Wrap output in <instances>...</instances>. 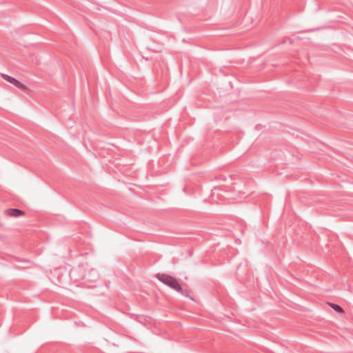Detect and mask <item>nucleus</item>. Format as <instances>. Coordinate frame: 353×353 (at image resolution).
Wrapping results in <instances>:
<instances>
[{
	"mask_svg": "<svg viewBox=\"0 0 353 353\" xmlns=\"http://www.w3.org/2000/svg\"><path fill=\"white\" fill-rule=\"evenodd\" d=\"M1 77H3V79L4 80L13 84L17 88L21 89V90L25 88V85L23 84H22L20 81H19L17 79H16L15 78L10 77L6 74H1Z\"/></svg>",
	"mask_w": 353,
	"mask_h": 353,
	"instance_id": "f03ea898",
	"label": "nucleus"
},
{
	"mask_svg": "<svg viewBox=\"0 0 353 353\" xmlns=\"http://www.w3.org/2000/svg\"><path fill=\"white\" fill-rule=\"evenodd\" d=\"M329 305L333 310H334L336 312L339 313H341L343 312V309L339 305L330 303H329Z\"/></svg>",
	"mask_w": 353,
	"mask_h": 353,
	"instance_id": "20e7f679",
	"label": "nucleus"
},
{
	"mask_svg": "<svg viewBox=\"0 0 353 353\" xmlns=\"http://www.w3.org/2000/svg\"><path fill=\"white\" fill-rule=\"evenodd\" d=\"M7 215L10 216L19 217L24 214V212L17 208H10L6 211Z\"/></svg>",
	"mask_w": 353,
	"mask_h": 353,
	"instance_id": "7ed1b4c3",
	"label": "nucleus"
},
{
	"mask_svg": "<svg viewBox=\"0 0 353 353\" xmlns=\"http://www.w3.org/2000/svg\"><path fill=\"white\" fill-rule=\"evenodd\" d=\"M156 276L161 282L165 285L169 286L182 295H186L187 292L183 290L178 281L175 278L165 274H158Z\"/></svg>",
	"mask_w": 353,
	"mask_h": 353,
	"instance_id": "f257e3e1",
	"label": "nucleus"
}]
</instances>
